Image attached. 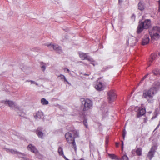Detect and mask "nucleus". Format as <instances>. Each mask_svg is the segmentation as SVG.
<instances>
[{
  "instance_id": "nucleus-30",
  "label": "nucleus",
  "mask_w": 160,
  "mask_h": 160,
  "mask_svg": "<svg viewBox=\"0 0 160 160\" xmlns=\"http://www.w3.org/2000/svg\"><path fill=\"white\" fill-rule=\"evenodd\" d=\"M121 160H128V158L127 156L124 155L123 156Z\"/></svg>"
},
{
  "instance_id": "nucleus-48",
  "label": "nucleus",
  "mask_w": 160,
  "mask_h": 160,
  "mask_svg": "<svg viewBox=\"0 0 160 160\" xmlns=\"http://www.w3.org/2000/svg\"><path fill=\"white\" fill-rule=\"evenodd\" d=\"M159 55L160 56V52L159 53Z\"/></svg>"
},
{
  "instance_id": "nucleus-39",
  "label": "nucleus",
  "mask_w": 160,
  "mask_h": 160,
  "mask_svg": "<svg viewBox=\"0 0 160 160\" xmlns=\"http://www.w3.org/2000/svg\"><path fill=\"white\" fill-rule=\"evenodd\" d=\"M122 150H123V141H122Z\"/></svg>"
},
{
  "instance_id": "nucleus-22",
  "label": "nucleus",
  "mask_w": 160,
  "mask_h": 160,
  "mask_svg": "<svg viewBox=\"0 0 160 160\" xmlns=\"http://www.w3.org/2000/svg\"><path fill=\"white\" fill-rule=\"evenodd\" d=\"M70 143L72 144V148H73V149H74L75 152H76L77 148V146L76 144L75 140H73V141H72V142H70L69 144H70Z\"/></svg>"
},
{
  "instance_id": "nucleus-36",
  "label": "nucleus",
  "mask_w": 160,
  "mask_h": 160,
  "mask_svg": "<svg viewBox=\"0 0 160 160\" xmlns=\"http://www.w3.org/2000/svg\"><path fill=\"white\" fill-rule=\"evenodd\" d=\"M108 142V137H107L106 138V143H107Z\"/></svg>"
},
{
  "instance_id": "nucleus-38",
  "label": "nucleus",
  "mask_w": 160,
  "mask_h": 160,
  "mask_svg": "<svg viewBox=\"0 0 160 160\" xmlns=\"http://www.w3.org/2000/svg\"><path fill=\"white\" fill-rule=\"evenodd\" d=\"M147 118H145L143 119V121L144 122H146L147 121Z\"/></svg>"
},
{
  "instance_id": "nucleus-12",
  "label": "nucleus",
  "mask_w": 160,
  "mask_h": 160,
  "mask_svg": "<svg viewBox=\"0 0 160 160\" xmlns=\"http://www.w3.org/2000/svg\"><path fill=\"white\" fill-rule=\"evenodd\" d=\"M138 111L137 115V117L138 118H140L143 115L146 113V111L144 108H139L138 109Z\"/></svg>"
},
{
  "instance_id": "nucleus-27",
  "label": "nucleus",
  "mask_w": 160,
  "mask_h": 160,
  "mask_svg": "<svg viewBox=\"0 0 160 160\" xmlns=\"http://www.w3.org/2000/svg\"><path fill=\"white\" fill-rule=\"evenodd\" d=\"M108 156L112 159H115L116 156L114 154H108Z\"/></svg>"
},
{
  "instance_id": "nucleus-25",
  "label": "nucleus",
  "mask_w": 160,
  "mask_h": 160,
  "mask_svg": "<svg viewBox=\"0 0 160 160\" xmlns=\"http://www.w3.org/2000/svg\"><path fill=\"white\" fill-rule=\"evenodd\" d=\"M72 132V133L74 135V138L79 137V133L77 131L73 130Z\"/></svg>"
},
{
  "instance_id": "nucleus-8",
  "label": "nucleus",
  "mask_w": 160,
  "mask_h": 160,
  "mask_svg": "<svg viewBox=\"0 0 160 160\" xmlns=\"http://www.w3.org/2000/svg\"><path fill=\"white\" fill-rule=\"evenodd\" d=\"M156 147L155 146H152L150 149V150L148 152L147 156L150 160H151L154 157V153L155 152V149Z\"/></svg>"
},
{
  "instance_id": "nucleus-15",
  "label": "nucleus",
  "mask_w": 160,
  "mask_h": 160,
  "mask_svg": "<svg viewBox=\"0 0 160 160\" xmlns=\"http://www.w3.org/2000/svg\"><path fill=\"white\" fill-rule=\"evenodd\" d=\"M149 33L151 38L153 39L157 40L160 37L158 33H153L151 32H149Z\"/></svg>"
},
{
  "instance_id": "nucleus-45",
  "label": "nucleus",
  "mask_w": 160,
  "mask_h": 160,
  "mask_svg": "<svg viewBox=\"0 0 160 160\" xmlns=\"http://www.w3.org/2000/svg\"><path fill=\"white\" fill-rule=\"evenodd\" d=\"M31 81V84H33L34 82L33 81Z\"/></svg>"
},
{
  "instance_id": "nucleus-3",
  "label": "nucleus",
  "mask_w": 160,
  "mask_h": 160,
  "mask_svg": "<svg viewBox=\"0 0 160 160\" xmlns=\"http://www.w3.org/2000/svg\"><path fill=\"white\" fill-rule=\"evenodd\" d=\"M107 96L109 102L110 103L112 102L116 99L117 98L116 91L114 89L109 91L107 92Z\"/></svg>"
},
{
  "instance_id": "nucleus-19",
  "label": "nucleus",
  "mask_w": 160,
  "mask_h": 160,
  "mask_svg": "<svg viewBox=\"0 0 160 160\" xmlns=\"http://www.w3.org/2000/svg\"><path fill=\"white\" fill-rule=\"evenodd\" d=\"M135 152L136 153L137 155L141 156L142 155V149L140 148H138L136 149Z\"/></svg>"
},
{
  "instance_id": "nucleus-35",
  "label": "nucleus",
  "mask_w": 160,
  "mask_h": 160,
  "mask_svg": "<svg viewBox=\"0 0 160 160\" xmlns=\"http://www.w3.org/2000/svg\"><path fill=\"white\" fill-rule=\"evenodd\" d=\"M148 74L146 75L144 77H143L142 79V80H144L145 79H146V78L147 77V76L148 75Z\"/></svg>"
},
{
  "instance_id": "nucleus-6",
  "label": "nucleus",
  "mask_w": 160,
  "mask_h": 160,
  "mask_svg": "<svg viewBox=\"0 0 160 160\" xmlns=\"http://www.w3.org/2000/svg\"><path fill=\"white\" fill-rule=\"evenodd\" d=\"M79 56L82 60L86 59L88 61L92 62H93V59L91 58L89 56H88L86 53H83L82 52H80L79 53ZM92 64L94 65V63L91 62Z\"/></svg>"
},
{
  "instance_id": "nucleus-37",
  "label": "nucleus",
  "mask_w": 160,
  "mask_h": 160,
  "mask_svg": "<svg viewBox=\"0 0 160 160\" xmlns=\"http://www.w3.org/2000/svg\"><path fill=\"white\" fill-rule=\"evenodd\" d=\"M135 16L133 14V15H132V16L131 17V18H132V19H135Z\"/></svg>"
},
{
  "instance_id": "nucleus-26",
  "label": "nucleus",
  "mask_w": 160,
  "mask_h": 160,
  "mask_svg": "<svg viewBox=\"0 0 160 160\" xmlns=\"http://www.w3.org/2000/svg\"><path fill=\"white\" fill-rule=\"evenodd\" d=\"M41 68L42 70L43 71H44L46 69V66L45 65V63L43 62L41 63Z\"/></svg>"
},
{
  "instance_id": "nucleus-18",
  "label": "nucleus",
  "mask_w": 160,
  "mask_h": 160,
  "mask_svg": "<svg viewBox=\"0 0 160 160\" xmlns=\"http://www.w3.org/2000/svg\"><path fill=\"white\" fill-rule=\"evenodd\" d=\"M138 8L141 11H142L144 9L145 6L144 3L142 2H140L138 4Z\"/></svg>"
},
{
  "instance_id": "nucleus-13",
  "label": "nucleus",
  "mask_w": 160,
  "mask_h": 160,
  "mask_svg": "<svg viewBox=\"0 0 160 160\" xmlns=\"http://www.w3.org/2000/svg\"><path fill=\"white\" fill-rule=\"evenodd\" d=\"M4 103L6 104H8L10 107H14L15 108V109L19 110V108L18 106H16L14 104V102L12 101L7 100L5 101Z\"/></svg>"
},
{
  "instance_id": "nucleus-9",
  "label": "nucleus",
  "mask_w": 160,
  "mask_h": 160,
  "mask_svg": "<svg viewBox=\"0 0 160 160\" xmlns=\"http://www.w3.org/2000/svg\"><path fill=\"white\" fill-rule=\"evenodd\" d=\"M65 137L67 142L69 143L75 140L74 138L72 137V134L69 132L66 133L65 134Z\"/></svg>"
},
{
  "instance_id": "nucleus-41",
  "label": "nucleus",
  "mask_w": 160,
  "mask_h": 160,
  "mask_svg": "<svg viewBox=\"0 0 160 160\" xmlns=\"http://www.w3.org/2000/svg\"><path fill=\"white\" fill-rule=\"evenodd\" d=\"M62 156H63V157L66 160H69L65 156V155H64V154H63V155H62Z\"/></svg>"
},
{
  "instance_id": "nucleus-24",
  "label": "nucleus",
  "mask_w": 160,
  "mask_h": 160,
  "mask_svg": "<svg viewBox=\"0 0 160 160\" xmlns=\"http://www.w3.org/2000/svg\"><path fill=\"white\" fill-rule=\"evenodd\" d=\"M41 102L42 105H47L48 103V102L44 98L41 99Z\"/></svg>"
},
{
  "instance_id": "nucleus-28",
  "label": "nucleus",
  "mask_w": 160,
  "mask_h": 160,
  "mask_svg": "<svg viewBox=\"0 0 160 160\" xmlns=\"http://www.w3.org/2000/svg\"><path fill=\"white\" fill-rule=\"evenodd\" d=\"M58 79H61L62 80H67L64 76L61 74L58 77Z\"/></svg>"
},
{
  "instance_id": "nucleus-42",
  "label": "nucleus",
  "mask_w": 160,
  "mask_h": 160,
  "mask_svg": "<svg viewBox=\"0 0 160 160\" xmlns=\"http://www.w3.org/2000/svg\"><path fill=\"white\" fill-rule=\"evenodd\" d=\"M115 146L116 147H118L119 146V143L117 142H116L115 143Z\"/></svg>"
},
{
  "instance_id": "nucleus-1",
  "label": "nucleus",
  "mask_w": 160,
  "mask_h": 160,
  "mask_svg": "<svg viewBox=\"0 0 160 160\" xmlns=\"http://www.w3.org/2000/svg\"><path fill=\"white\" fill-rule=\"evenodd\" d=\"M158 85L156 86H153L148 90H145L143 91L142 97L146 98L149 102H152L153 100V96L158 92Z\"/></svg>"
},
{
  "instance_id": "nucleus-49",
  "label": "nucleus",
  "mask_w": 160,
  "mask_h": 160,
  "mask_svg": "<svg viewBox=\"0 0 160 160\" xmlns=\"http://www.w3.org/2000/svg\"><path fill=\"white\" fill-rule=\"evenodd\" d=\"M21 154L22 155H23L24 154H23V153H21Z\"/></svg>"
},
{
  "instance_id": "nucleus-33",
  "label": "nucleus",
  "mask_w": 160,
  "mask_h": 160,
  "mask_svg": "<svg viewBox=\"0 0 160 160\" xmlns=\"http://www.w3.org/2000/svg\"><path fill=\"white\" fill-rule=\"evenodd\" d=\"M64 70L65 72L70 73V71L67 68H64Z\"/></svg>"
},
{
  "instance_id": "nucleus-44",
  "label": "nucleus",
  "mask_w": 160,
  "mask_h": 160,
  "mask_svg": "<svg viewBox=\"0 0 160 160\" xmlns=\"http://www.w3.org/2000/svg\"><path fill=\"white\" fill-rule=\"evenodd\" d=\"M159 10L160 11V1H159Z\"/></svg>"
},
{
  "instance_id": "nucleus-47",
  "label": "nucleus",
  "mask_w": 160,
  "mask_h": 160,
  "mask_svg": "<svg viewBox=\"0 0 160 160\" xmlns=\"http://www.w3.org/2000/svg\"><path fill=\"white\" fill-rule=\"evenodd\" d=\"M79 160H84V159H83L81 158V159H80Z\"/></svg>"
},
{
  "instance_id": "nucleus-4",
  "label": "nucleus",
  "mask_w": 160,
  "mask_h": 160,
  "mask_svg": "<svg viewBox=\"0 0 160 160\" xmlns=\"http://www.w3.org/2000/svg\"><path fill=\"white\" fill-rule=\"evenodd\" d=\"M82 100V103L83 105V111H86L91 109L92 106V102L88 99H83Z\"/></svg>"
},
{
  "instance_id": "nucleus-21",
  "label": "nucleus",
  "mask_w": 160,
  "mask_h": 160,
  "mask_svg": "<svg viewBox=\"0 0 160 160\" xmlns=\"http://www.w3.org/2000/svg\"><path fill=\"white\" fill-rule=\"evenodd\" d=\"M37 135L38 136V137L40 138H42L43 135V133L42 132L39 131V128H38L36 130Z\"/></svg>"
},
{
  "instance_id": "nucleus-29",
  "label": "nucleus",
  "mask_w": 160,
  "mask_h": 160,
  "mask_svg": "<svg viewBox=\"0 0 160 160\" xmlns=\"http://www.w3.org/2000/svg\"><path fill=\"white\" fill-rule=\"evenodd\" d=\"M156 56H157V55L155 54H152L151 60H150V61L151 62H152V61L153 60L155 59V58L156 57Z\"/></svg>"
},
{
  "instance_id": "nucleus-17",
  "label": "nucleus",
  "mask_w": 160,
  "mask_h": 160,
  "mask_svg": "<svg viewBox=\"0 0 160 160\" xmlns=\"http://www.w3.org/2000/svg\"><path fill=\"white\" fill-rule=\"evenodd\" d=\"M43 116V113L41 111H38L36 114V115L34 116V117L36 119L38 118H40Z\"/></svg>"
},
{
  "instance_id": "nucleus-46",
  "label": "nucleus",
  "mask_w": 160,
  "mask_h": 160,
  "mask_svg": "<svg viewBox=\"0 0 160 160\" xmlns=\"http://www.w3.org/2000/svg\"><path fill=\"white\" fill-rule=\"evenodd\" d=\"M65 82H67V83H68V81L67 80H66V81H64Z\"/></svg>"
},
{
  "instance_id": "nucleus-20",
  "label": "nucleus",
  "mask_w": 160,
  "mask_h": 160,
  "mask_svg": "<svg viewBox=\"0 0 160 160\" xmlns=\"http://www.w3.org/2000/svg\"><path fill=\"white\" fill-rule=\"evenodd\" d=\"M152 73L154 75L158 76L160 75V70L158 69H155L153 70Z\"/></svg>"
},
{
  "instance_id": "nucleus-11",
  "label": "nucleus",
  "mask_w": 160,
  "mask_h": 160,
  "mask_svg": "<svg viewBox=\"0 0 160 160\" xmlns=\"http://www.w3.org/2000/svg\"><path fill=\"white\" fill-rule=\"evenodd\" d=\"M27 149L35 154H37L38 153V150L35 146L32 145V144H29L28 145Z\"/></svg>"
},
{
  "instance_id": "nucleus-32",
  "label": "nucleus",
  "mask_w": 160,
  "mask_h": 160,
  "mask_svg": "<svg viewBox=\"0 0 160 160\" xmlns=\"http://www.w3.org/2000/svg\"><path fill=\"white\" fill-rule=\"evenodd\" d=\"M9 151L12 153H20L19 152H18L17 151H15V150H12V149H10L9 150Z\"/></svg>"
},
{
  "instance_id": "nucleus-40",
  "label": "nucleus",
  "mask_w": 160,
  "mask_h": 160,
  "mask_svg": "<svg viewBox=\"0 0 160 160\" xmlns=\"http://www.w3.org/2000/svg\"><path fill=\"white\" fill-rule=\"evenodd\" d=\"M62 156H63V157L66 160H69L65 156V155H64V154H63V155H62Z\"/></svg>"
},
{
  "instance_id": "nucleus-16",
  "label": "nucleus",
  "mask_w": 160,
  "mask_h": 160,
  "mask_svg": "<svg viewBox=\"0 0 160 160\" xmlns=\"http://www.w3.org/2000/svg\"><path fill=\"white\" fill-rule=\"evenodd\" d=\"M149 32H151L153 33H159L160 32V27L155 26L154 27L152 30L149 31Z\"/></svg>"
},
{
  "instance_id": "nucleus-5",
  "label": "nucleus",
  "mask_w": 160,
  "mask_h": 160,
  "mask_svg": "<svg viewBox=\"0 0 160 160\" xmlns=\"http://www.w3.org/2000/svg\"><path fill=\"white\" fill-rule=\"evenodd\" d=\"M138 41V40L136 37L131 35H129L127 36V42L131 47L135 46Z\"/></svg>"
},
{
  "instance_id": "nucleus-23",
  "label": "nucleus",
  "mask_w": 160,
  "mask_h": 160,
  "mask_svg": "<svg viewBox=\"0 0 160 160\" xmlns=\"http://www.w3.org/2000/svg\"><path fill=\"white\" fill-rule=\"evenodd\" d=\"M58 152L59 155L60 156L63 155L64 154L62 148L61 147H59L58 148Z\"/></svg>"
},
{
  "instance_id": "nucleus-2",
  "label": "nucleus",
  "mask_w": 160,
  "mask_h": 160,
  "mask_svg": "<svg viewBox=\"0 0 160 160\" xmlns=\"http://www.w3.org/2000/svg\"><path fill=\"white\" fill-rule=\"evenodd\" d=\"M151 25L150 19H146L144 22L139 21L137 28V32L138 34L140 33L144 29H148Z\"/></svg>"
},
{
  "instance_id": "nucleus-14",
  "label": "nucleus",
  "mask_w": 160,
  "mask_h": 160,
  "mask_svg": "<svg viewBox=\"0 0 160 160\" xmlns=\"http://www.w3.org/2000/svg\"><path fill=\"white\" fill-rule=\"evenodd\" d=\"M150 39L148 35H145L142 40V44L145 45L147 44L149 42Z\"/></svg>"
},
{
  "instance_id": "nucleus-7",
  "label": "nucleus",
  "mask_w": 160,
  "mask_h": 160,
  "mask_svg": "<svg viewBox=\"0 0 160 160\" xmlns=\"http://www.w3.org/2000/svg\"><path fill=\"white\" fill-rule=\"evenodd\" d=\"M46 45L48 47H49L50 49H51V48H53L54 50H56L59 53L62 52L61 47L59 46L58 45H53L50 43V44H47Z\"/></svg>"
},
{
  "instance_id": "nucleus-43",
  "label": "nucleus",
  "mask_w": 160,
  "mask_h": 160,
  "mask_svg": "<svg viewBox=\"0 0 160 160\" xmlns=\"http://www.w3.org/2000/svg\"><path fill=\"white\" fill-rule=\"evenodd\" d=\"M122 0H119V3H122Z\"/></svg>"
},
{
  "instance_id": "nucleus-50",
  "label": "nucleus",
  "mask_w": 160,
  "mask_h": 160,
  "mask_svg": "<svg viewBox=\"0 0 160 160\" xmlns=\"http://www.w3.org/2000/svg\"><path fill=\"white\" fill-rule=\"evenodd\" d=\"M85 75H88V74H85Z\"/></svg>"
},
{
  "instance_id": "nucleus-34",
  "label": "nucleus",
  "mask_w": 160,
  "mask_h": 160,
  "mask_svg": "<svg viewBox=\"0 0 160 160\" xmlns=\"http://www.w3.org/2000/svg\"><path fill=\"white\" fill-rule=\"evenodd\" d=\"M126 133L125 130V129H124L123 131V133H122V137H123V138L124 139V138L125 137V136Z\"/></svg>"
},
{
  "instance_id": "nucleus-10",
  "label": "nucleus",
  "mask_w": 160,
  "mask_h": 160,
  "mask_svg": "<svg viewBox=\"0 0 160 160\" xmlns=\"http://www.w3.org/2000/svg\"><path fill=\"white\" fill-rule=\"evenodd\" d=\"M95 88L99 90L102 91L104 89L106 86L104 84H103L101 82H97L95 85Z\"/></svg>"
},
{
  "instance_id": "nucleus-31",
  "label": "nucleus",
  "mask_w": 160,
  "mask_h": 160,
  "mask_svg": "<svg viewBox=\"0 0 160 160\" xmlns=\"http://www.w3.org/2000/svg\"><path fill=\"white\" fill-rule=\"evenodd\" d=\"M83 123L84 125L86 128L88 127V125L87 124V121L86 120H84L83 121Z\"/></svg>"
}]
</instances>
